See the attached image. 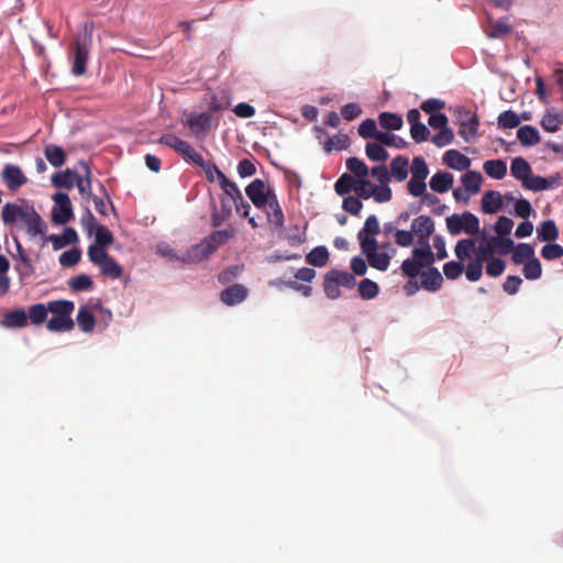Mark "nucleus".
Segmentation results:
<instances>
[{"mask_svg": "<svg viewBox=\"0 0 563 563\" xmlns=\"http://www.w3.org/2000/svg\"><path fill=\"white\" fill-rule=\"evenodd\" d=\"M1 219L5 225H12L21 221L31 238L44 236L47 229L46 223L36 212L34 207L25 201L21 203L8 202L2 207Z\"/></svg>", "mask_w": 563, "mask_h": 563, "instance_id": "nucleus-1", "label": "nucleus"}, {"mask_svg": "<svg viewBox=\"0 0 563 563\" xmlns=\"http://www.w3.org/2000/svg\"><path fill=\"white\" fill-rule=\"evenodd\" d=\"M49 312L53 314L46 322V329L51 332H69L75 323L71 313L75 310V303L70 300L59 299L48 301Z\"/></svg>", "mask_w": 563, "mask_h": 563, "instance_id": "nucleus-2", "label": "nucleus"}, {"mask_svg": "<svg viewBox=\"0 0 563 563\" xmlns=\"http://www.w3.org/2000/svg\"><path fill=\"white\" fill-rule=\"evenodd\" d=\"M356 286V278L346 271L331 269L323 277V291L325 296L335 300L341 297L340 287L353 289Z\"/></svg>", "mask_w": 563, "mask_h": 563, "instance_id": "nucleus-3", "label": "nucleus"}, {"mask_svg": "<svg viewBox=\"0 0 563 563\" xmlns=\"http://www.w3.org/2000/svg\"><path fill=\"white\" fill-rule=\"evenodd\" d=\"M361 250L369 266L380 272L387 271L391 256L387 252H378V244L374 236L361 235Z\"/></svg>", "mask_w": 563, "mask_h": 563, "instance_id": "nucleus-4", "label": "nucleus"}, {"mask_svg": "<svg viewBox=\"0 0 563 563\" xmlns=\"http://www.w3.org/2000/svg\"><path fill=\"white\" fill-rule=\"evenodd\" d=\"M448 231L452 235H457L461 232L468 234H477L479 232L478 218L470 211H464L462 214H452L445 219Z\"/></svg>", "mask_w": 563, "mask_h": 563, "instance_id": "nucleus-5", "label": "nucleus"}, {"mask_svg": "<svg viewBox=\"0 0 563 563\" xmlns=\"http://www.w3.org/2000/svg\"><path fill=\"white\" fill-rule=\"evenodd\" d=\"M55 207L52 211V220L56 224H66L74 218L70 199L65 192H56L53 196Z\"/></svg>", "mask_w": 563, "mask_h": 563, "instance_id": "nucleus-6", "label": "nucleus"}, {"mask_svg": "<svg viewBox=\"0 0 563 563\" xmlns=\"http://www.w3.org/2000/svg\"><path fill=\"white\" fill-rule=\"evenodd\" d=\"M213 172L217 173V180L219 181V185L221 189L225 194V198H230L232 201L236 200V198H241V190L238 188V186L231 181L213 163L211 165H208L206 168V177L209 181H213Z\"/></svg>", "mask_w": 563, "mask_h": 563, "instance_id": "nucleus-7", "label": "nucleus"}, {"mask_svg": "<svg viewBox=\"0 0 563 563\" xmlns=\"http://www.w3.org/2000/svg\"><path fill=\"white\" fill-rule=\"evenodd\" d=\"M411 232L417 235L418 244L429 243L430 236L434 233V221L429 216H419L411 222Z\"/></svg>", "mask_w": 563, "mask_h": 563, "instance_id": "nucleus-8", "label": "nucleus"}, {"mask_svg": "<svg viewBox=\"0 0 563 563\" xmlns=\"http://www.w3.org/2000/svg\"><path fill=\"white\" fill-rule=\"evenodd\" d=\"M245 194L253 205L260 209L267 203V200L271 198V194H275V191L273 189H266L265 183L257 178L247 185Z\"/></svg>", "mask_w": 563, "mask_h": 563, "instance_id": "nucleus-9", "label": "nucleus"}, {"mask_svg": "<svg viewBox=\"0 0 563 563\" xmlns=\"http://www.w3.org/2000/svg\"><path fill=\"white\" fill-rule=\"evenodd\" d=\"M261 209L265 211L267 222L274 230L282 229L284 227L285 216L277 200L276 194H271V198L267 200V203Z\"/></svg>", "mask_w": 563, "mask_h": 563, "instance_id": "nucleus-10", "label": "nucleus"}, {"mask_svg": "<svg viewBox=\"0 0 563 563\" xmlns=\"http://www.w3.org/2000/svg\"><path fill=\"white\" fill-rule=\"evenodd\" d=\"M212 115L209 112L191 113L186 121L191 134L200 137L205 136L211 129Z\"/></svg>", "mask_w": 563, "mask_h": 563, "instance_id": "nucleus-11", "label": "nucleus"}, {"mask_svg": "<svg viewBox=\"0 0 563 563\" xmlns=\"http://www.w3.org/2000/svg\"><path fill=\"white\" fill-rule=\"evenodd\" d=\"M3 180L7 187L14 191L26 184L27 178L19 166L8 164L2 172Z\"/></svg>", "mask_w": 563, "mask_h": 563, "instance_id": "nucleus-12", "label": "nucleus"}, {"mask_svg": "<svg viewBox=\"0 0 563 563\" xmlns=\"http://www.w3.org/2000/svg\"><path fill=\"white\" fill-rule=\"evenodd\" d=\"M0 324L7 329H21L27 325V313L22 308L7 311Z\"/></svg>", "mask_w": 563, "mask_h": 563, "instance_id": "nucleus-13", "label": "nucleus"}, {"mask_svg": "<svg viewBox=\"0 0 563 563\" xmlns=\"http://www.w3.org/2000/svg\"><path fill=\"white\" fill-rule=\"evenodd\" d=\"M247 289L241 284H234L220 294L221 301L227 306H234L242 302L247 297Z\"/></svg>", "mask_w": 563, "mask_h": 563, "instance_id": "nucleus-14", "label": "nucleus"}, {"mask_svg": "<svg viewBox=\"0 0 563 563\" xmlns=\"http://www.w3.org/2000/svg\"><path fill=\"white\" fill-rule=\"evenodd\" d=\"M212 254L211 246L203 240L198 244L192 245L187 250L181 262L184 263H199Z\"/></svg>", "mask_w": 563, "mask_h": 563, "instance_id": "nucleus-15", "label": "nucleus"}, {"mask_svg": "<svg viewBox=\"0 0 563 563\" xmlns=\"http://www.w3.org/2000/svg\"><path fill=\"white\" fill-rule=\"evenodd\" d=\"M89 57V49L86 43L79 41L76 42L74 62H73V74L81 76L86 73V64Z\"/></svg>", "mask_w": 563, "mask_h": 563, "instance_id": "nucleus-16", "label": "nucleus"}, {"mask_svg": "<svg viewBox=\"0 0 563 563\" xmlns=\"http://www.w3.org/2000/svg\"><path fill=\"white\" fill-rule=\"evenodd\" d=\"M421 286L428 291H437L442 287L443 277L437 267H430L420 274Z\"/></svg>", "mask_w": 563, "mask_h": 563, "instance_id": "nucleus-17", "label": "nucleus"}, {"mask_svg": "<svg viewBox=\"0 0 563 563\" xmlns=\"http://www.w3.org/2000/svg\"><path fill=\"white\" fill-rule=\"evenodd\" d=\"M443 163L455 170H465L471 165V159L456 150H449L443 155Z\"/></svg>", "mask_w": 563, "mask_h": 563, "instance_id": "nucleus-18", "label": "nucleus"}, {"mask_svg": "<svg viewBox=\"0 0 563 563\" xmlns=\"http://www.w3.org/2000/svg\"><path fill=\"white\" fill-rule=\"evenodd\" d=\"M453 183L454 177L451 173L438 172L431 177L429 186L434 192L444 194L452 188Z\"/></svg>", "mask_w": 563, "mask_h": 563, "instance_id": "nucleus-19", "label": "nucleus"}, {"mask_svg": "<svg viewBox=\"0 0 563 563\" xmlns=\"http://www.w3.org/2000/svg\"><path fill=\"white\" fill-rule=\"evenodd\" d=\"M482 211L487 214L498 212L503 208V196L499 191L488 190L482 197Z\"/></svg>", "mask_w": 563, "mask_h": 563, "instance_id": "nucleus-20", "label": "nucleus"}, {"mask_svg": "<svg viewBox=\"0 0 563 563\" xmlns=\"http://www.w3.org/2000/svg\"><path fill=\"white\" fill-rule=\"evenodd\" d=\"M235 235V230L229 227L223 230H217L211 232L205 238V241L211 246L212 253H214L221 245L225 244L230 239Z\"/></svg>", "mask_w": 563, "mask_h": 563, "instance_id": "nucleus-21", "label": "nucleus"}, {"mask_svg": "<svg viewBox=\"0 0 563 563\" xmlns=\"http://www.w3.org/2000/svg\"><path fill=\"white\" fill-rule=\"evenodd\" d=\"M179 153L185 159L192 162L197 166H200L203 172L206 173V168L208 165H211L212 163L206 162L201 154H199L188 142L183 141L181 144H179L178 150L176 151Z\"/></svg>", "mask_w": 563, "mask_h": 563, "instance_id": "nucleus-22", "label": "nucleus"}, {"mask_svg": "<svg viewBox=\"0 0 563 563\" xmlns=\"http://www.w3.org/2000/svg\"><path fill=\"white\" fill-rule=\"evenodd\" d=\"M419 247H415L412 250V257L421 264V267H433L437 257L434 253L431 251L430 243L419 244Z\"/></svg>", "mask_w": 563, "mask_h": 563, "instance_id": "nucleus-23", "label": "nucleus"}, {"mask_svg": "<svg viewBox=\"0 0 563 563\" xmlns=\"http://www.w3.org/2000/svg\"><path fill=\"white\" fill-rule=\"evenodd\" d=\"M78 177L77 172L67 168L64 172L56 173L52 178V183L56 188L71 189L76 185Z\"/></svg>", "mask_w": 563, "mask_h": 563, "instance_id": "nucleus-24", "label": "nucleus"}, {"mask_svg": "<svg viewBox=\"0 0 563 563\" xmlns=\"http://www.w3.org/2000/svg\"><path fill=\"white\" fill-rule=\"evenodd\" d=\"M462 129L459 131V134L465 140L470 141L477 135V128L479 122L475 114L466 113L465 118L461 119Z\"/></svg>", "mask_w": 563, "mask_h": 563, "instance_id": "nucleus-25", "label": "nucleus"}, {"mask_svg": "<svg viewBox=\"0 0 563 563\" xmlns=\"http://www.w3.org/2000/svg\"><path fill=\"white\" fill-rule=\"evenodd\" d=\"M483 177L481 173L475 170H467L461 177V183L468 194L475 195L481 190Z\"/></svg>", "mask_w": 563, "mask_h": 563, "instance_id": "nucleus-26", "label": "nucleus"}, {"mask_svg": "<svg viewBox=\"0 0 563 563\" xmlns=\"http://www.w3.org/2000/svg\"><path fill=\"white\" fill-rule=\"evenodd\" d=\"M517 137L523 146H533L540 142L539 131L532 125L520 126Z\"/></svg>", "mask_w": 563, "mask_h": 563, "instance_id": "nucleus-27", "label": "nucleus"}, {"mask_svg": "<svg viewBox=\"0 0 563 563\" xmlns=\"http://www.w3.org/2000/svg\"><path fill=\"white\" fill-rule=\"evenodd\" d=\"M538 239L544 242H553L559 238V229L553 220H545L537 228Z\"/></svg>", "mask_w": 563, "mask_h": 563, "instance_id": "nucleus-28", "label": "nucleus"}, {"mask_svg": "<svg viewBox=\"0 0 563 563\" xmlns=\"http://www.w3.org/2000/svg\"><path fill=\"white\" fill-rule=\"evenodd\" d=\"M536 257L534 249L528 243H519L514 247L511 260L516 265L525 264Z\"/></svg>", "mask_w": 563, "mask_h": 563, "instance_id": "nucleus-29", "label": "nucleus"}, {"mask_svg": "<svg viewBox=\"0 0 563 563\" xmlns=\"http://www.w3.org/2000/svg\"><path fill=\"white\" fill-rule=\"evenodd\" d=\"M532 169L529 163L523 157H515L510 164L511 175L521 180V184L531 174Z\"/></svg>", "mask_w": 563, "mask_h": 563, "instance_id": "nucleus-30", "label": "nucleus"}, {"mask_svg": "<svg viewBox=\"0 0 563 563\" xmlns=\"http://www.w3.org/2000/svg\"><path fill=\"white\" fill-rule=\"evenodd\" d=\"M44 154L48 163L54 167L62 166L66 161V153L63 147L55 144H47Z\"/></svg>", "mask_w": 563, "mask_h": 563, "instance_id": "nucleus-31", "label": "nucleus"}, {"mask_svg": "<svg viewBox=\"0 0 563 563\" xmlns=\"http://www.w3.org/2000/svg\"><path fill=\"white\" fill-rule=\"evenodd\" d=\"M485 173L494 179H503L507 174V165L501 159L486 161L483 165Z\"/></svg>", "mask_w": 563, "mask_h": 563, "instance_id": "nucleus-32", "label": "nucleus"}, {"mask_svg": "<svg viewBox=\"0 0 563 563\" xmlns=\"http://www.w3.org/2000/svg\"><path fill=\"white\" fill-rule=\"evenodd\" d=\"M329 261V251L325 246H317L306 255V262L316 267H323Z\"/></svg>", "mask_w": 563, "mask_h": 563, "instance_id": "nucleus-33", "label": "nucleus"}, {"mask_svg": "<svg viewBox=\"0 0 563 563\" xmlns=\"http://www.w3.org/2000/svg\"><path fill=\"white\" fill-rule=\"evenodd\" d=\"M561 125H563V112L548 111L542 117L541 126L547 132L554 133L559 131Z\"/></svg>", "mask_w": 563, "mask_h": 563, "instance_id": "nucleus-34", "label": "nucleus"}, {"mask_svg": "<svg viewBox=\"0 0 563 563\" xmlns=\"http://www.w3.org/2000/svg\"><path fill=\"white\" fill-rule=\"evenodd\" d=\"M409 161L405 156H397L390 162V173L398 181H404L408 177Z\"/></svg>", "mask_w": 563, "mask_h": 563, "instance_id": "nucleus-35", "label": "nucleus"}, {"mask_svg": "<svg viewBox=\"0 0 563 563\" xmlns=\"http://www.w3.org/2000/svg\"><path fill=\"white\" fill-rule=\"evenodd\" d=\"M77 324L86 333L92 332L95 329L96 319L86 306H81L78 310Z\"/></svg>", "mask_w": 563, "mask_h": 563, "instance_id": "nucleus-36", "label": "nucleus"}, {"mask_svg": "<svg viewBox=\"0 0 563 563\" xmlns=\"http://www.w3.org/2000/svg\"><path fill=\"white\" fill-rule=\"evenodd\" d=\"M475 251V240L474 239H462L457 241L454 247V253L459 260V262L464 263L465 260L471 258L472 252Z\"/></svg>", "mask_w": 563, "mask_h": 563, "instance_id": "nucleus-37", "label": "nucleus"}, {"mask_svg": "<svg viewBox=\"0 0 563 563\" xmlns=\"http://www.w3.org/2000/svg\"><path fill=\"white\" fill-rule=\"evenodd\" d=\"M49 312L48 303H35L29 307L27 320L30 319L32 324L40 325L45 322L47 313Z\"/></svg>", "mask_w": 563, "mask_h": 563, "instance_id": "nucleus-38", "label": "nucleus"}, {"mask_svg": "<svg viewBox=\"0 0 563 563\" xmlns=\"http://www.w3.org/2000/svg\"><path fill=\"white\" fill-rule=\"evenodd\" d=\"M379 142H368L365 146L367 157L373 162H385L388 158V152Z\"/></svg>", "mask_w": 563, "mask_h": 563, "instance_id": "nucleus-39", "label": "nucleus"}, {"mask_svg": "<svg viewBox=\"0 0 563 563\" xmlns=\"http://www.w3.org/2000/svg\"><path fill=\"white\" fill-rule=\"evenodd\" d=\"M378 121L380 126L386 130H399L404 124L402 118L394 112L379 113Z\"/></svg>", "mask_w": 563, "mask_h": 563, "instance_id": "nucleus-40", "label": "nucleus"}, {"mask_svg": "<svg viewBox=\"0 0 563 563\" xmlns=\"http://www.w3.org/2000/svg\"><path fill=\"white\" fill-rule=\"evenodd\" d=\"M484 242L479 243V245L475 249V260L484 263L494 258L495 249L490 240L486 239V235L483 234Z\"/></svg>", "mask_w": 563, "mask_h": 563, "instance_id": "nucleus-41", "label": "nucleus"}, {"mask_svg": "<svg viewBox=\"0 0 563 563\" xmlns=\"http://www.w3.org/2000/svg\"><path fill=\"white\" fill-rule=\"evenodd\" d=\"M356 179H354L350 174L344 173L340 176V178L334 184V190L339 196H344L350 191L355 190Z\"/></svg>", "mask_w": 563, "mask_h": 563, "instance_id": "nucleus-42", "label": "nucleus"}, {"mask_svg": "<svg viewBox=\"0 0 563 563\" xmlns=\"http://www.w3.org/2000/svg\"><path fill=\"white\" fill-rule=\"evenodd\" d=\"M379 292L377 283L372 279H362L358 284V295L364 300L374 299Z\"/></svg>", "mask_w": 563, "mask_h": 563, "instance_id": "nucleus-43", "label": "nucleus"}, {"mask_svg": "<svg viewBox=\"0 0 563 563\" xmlns=\"http://www.w3.org/2000/svg\"><path fill=\"white\" fill-rule=\"evenodd\" d=\"M68 286L73 291H85L92 288L93 282L89 275L79 274L68 280Z\"/></svg>", "mask_w": 563, "mask_h": 563, "instance_id": "nucleus-44", "label": "nucleus"}, {"mask_svg": "<svg viewBox=\"0 0 563 563\" xmlns=\"http://www.w3.org/2000/svg\"><path fill=\"white\" fill-rule=\"evenodd\" d=\"M522 187L528 190L542 191L547 190L550 187V184L547 178L538 175H532L531 173L522 183Z\"/></svg>", "mask_w": 563, "mask_h": 563, "instance_id": "nucleus-45", "label": "nucleus"}, {"mask_svg": "<svg viewBox=\"0 0 563 563\" xmlns=\"http://www.w3.org/2000/svg\"><path fill=\"white\" fill-rule=\"evenodd\" d=\"M99 267L102 274L109 278L117 279L122 276V267L111 256L102 262Z\"/></svg>", "mask_w": 563, "mask_h": 563, "instance_id": "nucleus-46", "label": "nucleus"}, {"mask_svg": "<svg viewBox=\"0 0 563 563\" xmlns=\"http://www.w3.org/2000/svg\"><path fill=\"white\" fill-rule=\"evenodd\" d=\"M522 273L526 279L529 280H536L540 278L542 274V266L540 261L537 257H533L532 260L526 262L523 264Z\"/></svg>", "mask_w": 563, "mask_h": 563, "instance_id": "nucleus-47", "label": "nucleus"}, {"mask_svg": "<svg viewBox=\"0 0 563 563\" xmlns=\"http://www.w3.org/2000/svg\"><path fill=\"white\" fill-rule=\"evenodd\" d=\"M497 123L500 129H514L520 124V119L515 111L506 110L498 115Z\"/></svg>", "mask_w": 563, "mask_h": 563, "instance_id": "nucleus-48", "label": "nucleus"}, {"mask_svg": "<svg viewBox=\"0 0 563 563\" xmlns=\"http://www.w3.org/2000/svg\"><path fill=\"white\" fill-rule=\"evenodd\" d=\"M350 145V137L346 134H338L333 137H330L325 144L324 150L325 152L330 153L333 150L342 151L347 148Z\"/></svg>", "mask_w": 563, "mask_h": 563, "instance_id": "nucleus-49", "label": "nucleus"}, {"mask_svg": "<svg viewBox=\"0 0 563 563\" xmlns=\"http://www.w3.org/2000/svg\"><path fill=\"white\" fill-rule=\"evenodd\" d=\"M346 168L356 177L365 178L368 175V167L357 157H350L345 162Z\"/></svg>", "mask_w": 563, "mask_h": 563, "instance_id": "nucleus-50", "label": "nucleus"}, {"mask_svg": "<svg viewBox=\"0 0 563 563\" xmlns=\"http://www.w3.org/2000/svg\"><path fill=\"white\" fill-rule=\"evenodd\" d=\"M357 132L358 135L363 139L377 140V134H379L382 131L377 130L375 120L366 119L358 125Z\"/></svg>", "mask_w": 563, "mask_h": 563, "instance_id": "nucleus-51", "label": "nucleus"}, {"mask_svg": "<svg viewBox=\"0 0 563 563\" xmlns=\"http://www.w3.org/2000/svg\"><path fill=\"white\" fill-rule=\"evenodd\" d=\"M380 231L379 222L377 220V217L375 214H372L367 217L364 223V228L358 232L357 239L361 242V235L362 236H374L378 234Z\"/></svg>", "mask_w": 563, "mask_h": 563, "instance_id": "nucleus-52", "label": "nucleus"}, {"mask_svg": "<svg viewBox=\"0 0 563 563\" xmlns=\"http://www.w3.org/2000/svg\"><path fill=\"white\" fill-rule=\"evenodd\" d=\"M490 241L493 243L495 252H497L501 255L509 254L510 252L512 253V251H514L515 244H514V241L509 238L493 236L490 239Z\"/></svg>", "mask_w": 563, "mask_h": 563, "instance_id": "nucleus-53", "label": "nucleus"}, {"mask_svg": "<svg viewBox=\"0 0 563 563\" xmlns=\"http://www.w3.org/2000/svg\"><path fill=\"white\" fill-rule=\"evenodd\" d=\"M411 177L419 179H427L429 175V168L423 157L416 156L411 163Z\"/></svg>", "mask_w": 563, "mask_h": 563, "instance_id": "nucleus-54", "label": "nucleus"}, {"mask_svg": "<svg viewBox=\"0 0 563 563\" xmlns=\"http://www.w3.org/2000/svg\"><path fill=\"white\" fill-rule=\"evenodd\" d=\"M377 142L385 146L396 147V148H405L407 143L399 136L390 134L388 132H380L377 134Z\"/></svg>", "mask_w": 563, "mask_h": 563, "instance_id": "nucleus-55", "label": "nucleus"}, {"mask_svg": "<svg viewBox=\"0 0 563 563\" xmlns=\"http://www.w3.org/2000/svg\"><path fill=\"white\" fill-rule=\"evenodd\" d=\"M464 272V263L459 261H450L443 265L444 276L450 280L457 279Z\"/></svg>", "mask_w": 563, "mask_h": 563, "instance_id": "nucleus-56", "label": "nucleus"}, {"mask_svg": "<svg viewBox=\"0 0 563 563\" xmlns=\"http://www.w3.org/2000/svg\"><path fill=\"white\" fill-rule=\"evenodd\" d=\"M15 247H16V256L20 260L23 271H20L21 274H32L34 272V267L32 265V261L26 254L25 250L21 245L20 241L18 239H14Z\"/></svg>", "mask_w": 563, "mask_h": 563, "instance_id": "nucleus-57", "label": "nucleus"}, {"mask_svg": "<svg viewBox=\"0 0 563 563\" xmlns=\"http://www.w3.org/2000/svg\"><path fill=\"white\" fill-rule=\"evenodd\" d=\"M541 256L547 261H554L563 257V246L549 242L541 249Z\"/></svg>", "mask_w": 563, "mask_h": 563, "instance_id": "nucleus-58", "label": "nucleus"}, {"mask_svg": "<svg viewBox=\"0 0 563 563\" xmlns=\"http://www.w3.org/2000/svg\"><path fill=\"white\" fill-rule=\"evenodd\" d=\"M465 276L470 282H477L483 274V263L471 260L467 265H464Z\"/></svg>", "mask_w": 563, "mask_h": 563, "instance_id": "nucleus-59", "label": "nucleus"}, {"mask_svg": "<svg viewBox=\"0 0 563 563\" xmlns=\"http://www.w3.org/2000/svg\"><path fill=\"white\" fill-rule=\"evenodd\" d=\"M421 264L416 258H406L401 264V271L405 276L413 279L419 276L421 272Z\"/></svg>", "mask_w": 563, "mask_h": 563, "instance_id": "nucleus-60", "label": "nucleus"}, {"mask_svg": "<svg viewBox=\"0 0 563 563\" xmlns=\"http://www.w3.org/2000/svg\"><path fill=\"white\" fill-rule=\"evenodd\" d=\"M104 249H106V246H100V245H96V244H92L88 247L89 260L95 265L99 266L102 262H104L109 257V254L106 252Z\"/></svg>", "mask_w": 563, "mask_h": 563, "instance_id": "nucleus-61", "label": "nucleus"}, {"mask_svg": "<svg viewBox=\"0 0 563 563\" xmlns=\"http://www.w3.org/2000/svg\"><path fill=\"white\" fill-rule=\"evenodd\" d=\"M81 253L77 249L65 251L59 256V264L64 267L75 266L80 261Z\"/></svg>", "mask_w": 563, "mask_h": 563, "instance_id": "nucleus-62", "label": "nucleus"}, {"mask_svg": "<svg viewBox=\"0 0 563 563\" xmlns=\"http://www.w3.org/2000/svg\"><path fill=\"white\" fill-rule=\"evenodd\" d=\"M342 208L352 216H360L363 203L358 197L347 196L343 199Z\"/></svg>", "mask_w": 563, "mask_h": 563, "instance_id": "nucleus-63", "label": "nucleus"}, {"mask_svg": "<svg viewBox=\"0 0 563 563\" xmlns=\"http://www.w3.org/2000/svg\"><path fill=\"white\" fill-rule=\"evenodd\" d=\"M454 134L450 128L440 130L432 136V143L438 147H443L453 141Z\"/></svg>", "mask_w": 563, "mask_h": 563, "instance_id": "nucleus-64", "label": "nucleus"}]
</instances>
